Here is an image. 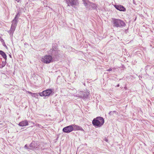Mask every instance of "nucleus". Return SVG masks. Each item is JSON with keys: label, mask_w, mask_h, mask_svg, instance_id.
Here are the masks:
<instances>
[{"label": "nucleus", "mask_w": 154, "mask_h": 154, "mask_svg": "<svg viewBox=\"0 0 154 154\" xmlns=\"http://www.w3.org/2000/svg\"><path fill=\"white\" fill-rule=\"evenodd\" d=\"M104 121L101 117H98L94 118L92 121V124L94 126L99 127L101 126L103 124Z\"/></svg>", "instance_id": "1"}, {"label": "nucleus", "mask_w": 154, "mask_h": 154, "mask_svg": "<svg viewBox=\"0 0 154 154\" xmlns=\"http://www.w3.org/2000/svg\"><path fill=\"white\" fill-rule=\"evenodd\" d=\"M112 22L114 26L117 27L124 26L125 25L124 22L120 19H113Z\"/></svg>", "instance_id": "2"}, {"label": "nucleus", "mask_w": 154, "mask_h": 154, "mask_svg": "<svg viewBox=\"0 0 154 154\" xmlns=\"http://www.w3.org/2000/svg\"><path fill=\"white\" fill-rule=\"evenodd\" d=\"M41 61L46 64L49 63L53 62V57L50 55H46L42 58Z\"/></svg>", "instance_id": "3"}, {"label": "nucleus", "mask_w": 154, "mask_h": 154, "mask_svg": "<svg viewBox=\"0 0 154 154\" xmlns=\"http://www.w3.org/2000/svg\"><path fill=\"white\" fill-rule=\"evenodd\" d=\"M17 17V16H16L15 17V19L13 20L12 25L10 30V32L11 34L13 35V32L15 30L17 24V20L16 19Z\"/></svg>", "instance_id": "4"}, {"label": "nucleus", "mask_w": 154, "mask_h": 154, "mask_svg": "<svg viewBox=\"0 0 154 154\" xmlns=\"http://www.w3.org/2000/svg\"><path fill=\"white\" fill-rule=\"evenodd\" d=\"M53 90L51 89H47L43 91L42 93H39V95L41 96H47L50 95L53 92Z\"/></svg>", "instance_id": "5"}, {"label": "nucleus", "mask_w": 154, "mask_h": 154, "mask_svg": "<svg viewBox=\"0 0 154 154\" xmlns=\"http://www.w3.org/2000/svg\"><path fill=\"white\" fill-rule=\"evenodd\" d=\"M72 125L64 127L63 129V131L65 133H70L73 131Z\"/></svg>", "instance_id": "6"}, {"label": "nucleus", "mask_w": 154, "mask_h": 154, "mask_svg": "<svg viewBox=\"0 0 154 154\" xmlns=\"http://www.w3.org/2000/svg\"><path fill=\"white\" fill-rule=\"evenodd\" d=\"M84 92L83 91H80L79 92V94H77L78 97H80L83 98H87L89 95V93L88 92L87 93L86 96H84Z\"/></svg>", "instance_id": "7"}, {"label": "nucleus", "mask_w": 154, "mask_h": 154, "mask_svg": "<svg viewBox=\"0 0 154 154\" xmlns=\"http://www.w3.org/2000/svg\"><path fill=\"white\" fill-rule=\"evenodd\" d=\"M68 6H72L75 5L77 0H65Z\"/></svg>", "instance_id": "8"}, {"label": "nucleus", "mask_w": 154, "mask_h": 154, "mask_svg": "<svg viewBox=\"0 0 154 154\" xmlns=\"http://www.w3.org/2000/svg\"><path fill=\"white\" fill-rule=\"evenodd\" d=\"M72 125L73 129V131L80 130L84 131V130L79 126L75 124Z\"/></svg>", "instance_id": "9"}, {"label": "nucleus", "mask_w": 154, "mask_h": 154, "mask_svg": "<svg viewBox=\"0 0 154 154\" xmlns=\"http://www.w3.org/2000/svg\"><path fill=\"white\" fill-rule=\"evenodd\" d=\"M114 7L118 10L120 11H125L126 10L125 8L123 6L121 5H115Z\"/></svg>", "instance_id": "10"}, {"label": "nucleus", "mask_w": 154, "mask_h": 154, "mask_svg": "<svg viewBox=\"0 0 154 154\" xmlns=\"http://www.w3.org/2000/svg\"><path fill=\"white\" fill-rule=\"evenodd\" d=\"M28 122L27 120H24L20 122L19 124V125L20 126H25L28 125Z\"/></svg>", "instance_id": "11"}, {"label": "nucleus", "mask_w": 154, "mask_h": 154, "mask_svg": "<svg viewBox=\"0 0 154 154\" xmlns=\"http://www.w3.org/2000/svg\"><path fill=\"white\" fill-rule=\"evenodd\" d=\"M27 92L30 94H31V95L33 97H34L36 98H38V93H32L28 91Z\"/></svg>", "instance_id": "12"}, {"label": "nucleus", "mask_w": 154, "mask_h": 154, "mask_svg": "<svg viewBox=\"0 0 154 154\" xmlns=\"http://www.w3.org/2000/svg\"><path fill=\"white\" fill-rule=\"evenodd\" d=\"M0 54H1L3 57L4 58L5 60L7 59V56L5 54L3 51H0Z\"/></svg>", "instance_id": "13"}, {"label": "nucleus", "mask_w": 154, "mask_h": 154, "mask_svg": "<svg viewBox=\"0 0 154 154\" xmlns=\"http://www.w3.org/2000/svg\"><path fill=\"white\" fill-rule=\"evenodd\" d=\"M34 143L32 142L29 145V146L31 147L30 149H34L35 148V147L33 146Z\"/></svg>", "instance_id": "14"}, {"label": "nucleus", "mask_w": 154, "mask_h": 154, "mask_svg": "<svg viewBox=\"0 0 154 154\" xmlns=\"http://www.w3.org/2000/svg\"><path fill=\"white\" fill-rule=\"evenodd\" d=\"M91 5L92 6V7L93 9H94L96 8V5L95 4L91 3Z\"/></svg>", "instance_id": "15"}, {"label": "nucleus", "mask_w": 154, "mask_h": 154, "mask_svg": "<svg viewBox=\"0 0 154 154\" xmlns=\"http://www.w3.org/2000/svg\"><path fill=\"white\" fill-rule=\"evenodd\" d=\"M35 125L36 126H38V127H39V128H42L43 127H42L41 126V125H39V124H36Z\"/></svg>", "instance_id": "16"}, {"label": "nucleus", "mask_w": 154, "mask_h": 154, "mask_svg": "<svg viewBox=\"0 0 154 154\" xmlns=\"http://www.w3.org/2000/svg\"><path fill=\"white\" fill-rule=\"evenodd\" d=\"M88 2H84V4L85 5V6L86 7V8H88V7L87 6V5L88 4Z\"/></svg>", "instance_id": "17"}, {"label": "nucleus", "mask_w": 154, "mask_h": 154, "mask_svg": "<svg viewBox=\"0 0 154 154\" xmlns=\"http://www.w3.org/2000/svg\"><path fill=\"white\" fill-rule=\"evenodd\" d=\"M112 69L111 68H109V69H107V71H112Z\"/></svg>", "instance_id": "18"}, {"label": "nucleus", "mask_w": 154, "mask_h": 154, "mask_svg": "<svg viewBox=\"0 0 154 154\" xmlns=\"http://www.w3.org/2000/svg\"><path fill=\"white\" fill-rule=\"evenodd\" d=\"M83 2H88V0H83Z\"/></svg>", "instance_id": "19"}, {"label": "nucleus", "mask_w": 154, "mask_h": 154, "mask_svg": "<svg viewBox=\"0 0 154 154\" xmlns=\"http://www.w3.org/2000/svg\"><path fill=\"white\" fill-rule=\"evenodd\" d=\"M87 92H84V94H83V95L84 96H86V94H87Z\"/></svg>", "instance_id": "20"}, {"label": "nucleus", "mask_w": 154, "mask_h": 154, "mask_svg": "<svg viewBox=\"0 0 154 154\" xmlns=\"http://www.w3.org/2000/svg\"><path fill=\"white\" fill-rule=\"evenodd\" d=\"M3 45H4V46H6V45L5 44V42H4Z\"/></svg>", "instance_id": "21"}, {"label": "nucleus", "mask_w": 154, "mask_h": 154, "mask_svg": "<svg viewBox=\"0 0 154 154\" xmlns=\"http://www.w3.org/2000/svg\"><path fill=\"white\" fill-rule=\"evenodd\" d=\"M16 1H17V2H19V0H15Z\"/></svg>", "instance_id": "22"}, {"label": "nucleus", "mask_w": 154, "mask_h": 154, "mask_svg": "<svg viewBox=\"0 0 154 154\" xmlns=\"http://www.w3.org/2000/svg\"><path fill=\"white\" fill-rule=\"evenodd\" d=\"M24 147H25V148H26V145H25Z\"/></svg>", "instance_id": "23"}, {"label": "nucleus", "mask_w": 154, "mask_h": 154, "mask_svg": "<svg viewBox=\"0 0 154 154\" xmlns=\"http://www.w3.org/2000/svg\"><path fill=\"white\" fill-rule=\"evenodd\" d=\"M32 123H33V124H34V123H33V122H32Z\"/></svg>", "instance_id": "24"}, {"label": "nucleus", "mask_w": 154, "mask_h": 154, "mask_svg": "<svg viewBox=\"0 0 154 154\" xmlns=\"http://www.w3.org/2000/svg\"><path fill=\"white\" fill-rule=\"evenodd\" d=\"M119 86V85H118V86Z\"/></svg>", "instance_id": "25"}, {"label": "nucleus", "mask_w": 154, "mask_h": 154, "mask_svg": "<svg viewBox=\"0 0 154 154\" xmlns=\"http://www.w3.org/2000/svg\"><path fill=\"white\" fill-rule=\"evenodd\" d=\"M106 140V141H107V140Z\"/></svg>", "instance_id": "26"}, {"label": "nucleus", "mask_w": 154, "mask_h": 154, "mask_svg": "<svg viewBox=\"0 0 154 154\" xmlns=\"http://www.w3.org/2000/svg\"><path fill=\"white\" fill-rule=\"evenodd\" d=\"M106 140V141H107V140Z\"/></svg>", "instance_id": "27"}]
</instances>
